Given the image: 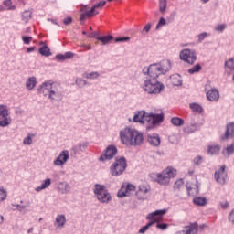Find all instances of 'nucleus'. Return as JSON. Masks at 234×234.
I'll return each instance as SVG.
<instances>
[{
  "instance_id": "obj_52",
  "label": "nucleus",
  "mask_w": 234,
  "mask_h": 234,
  "mask_svg": "<svg viewBox=\"0 0 234 234\" xmlns=\"http://www.w3.org/2000/svg\"><path fill=\"white\" fill-rule=\"evenodd\" d=\"M206 37H207V32H203V33L199 34L198 35V43H202L204 41V39H206Z\"/></svg>"
},
{
  "instance_id": "obj_43",
  "label": "nucleus",
  "mask_w": 234,
  "mask_h": 234,
  "mask_svg": "<svg viewBox=\"0 0 234 234\" xmlns=\"http://www.w3.org/2000/svg\"><path fill=\"white\" fill-rule=\"evenodd\" d=\"M75 84L80 87V89H83L85 85L88 84L87 80H83L82 78H76Z\"/></svg>"
},
{
  "instance_id": "obj_51",
  "label": "nucleus",
  "mask_w": 234,
  "mask_h": 234,
  "mask_svg": "<svg viewBox=\"0 0 234 234\" xmlns=\"http://www.w3.org/2000/svg\"><path fill=\"white\" fill-rule=\"evenodd\" d=\"M22 41H23L24 45H30V43L32 42V37L23 36Z\"/></svg>"
},
{
  "instance_id": "obj_62",
  "label": "nucleus",
  "mask_w": 234,
  "mask_h": 234,
  "mask_svg": "<svg viewBox=\"0 0 234 234\" xmlns=\"http://www.w3.org/2000/svg\"><path fill=\"white\" fill-rule=\"evenodd\" d=\"M3 222H5V217L0 215V226L3 224Z\"/></svg>"
},
{
  "instance_id": "obj_60",
  "label": "nucleus",
  "mask_w": 234,
  "mask_h": 234,
  "mask_svg": "<svg viewBox=\"0 0 234 234\" xmlns=\"http://www.w3.org/2000/svg\"><path fill=\"white\" fill-rule=\"evenodd\" d=\"M34 50H36V48H35V47H31V48H27V52L28 54H30V52H34Z\"/></svg>"
},
{
  "instance_id": "obj_47",
  "label": "nucleus",
  "mask_w": 234,
  "mask_h": 234,
  "mask_svg": "<svg viewBox=\"0 0 234 234\" xmlns=\"http://www.w3.org/2000/svg\"><path fill=\"white\" fill-rule=\"evenodd\" d=\"M159 8L160 12H165V8H167V0H160Z\"/></svg>"
},
{
  "instance_id": "obj_25",
  "label": "nucleus",
  "mask_w": 234,
  "mask_h": 234,
  "mask_svg": "<svg viewBox=\"0 0 234 234\" xmlns=\"http://www.w3.org/2000/svg\"><path fill=\"white\" fill-rule=\"evenodd\" d=\"M58 189L59 191V193H61L62 195H67V193H70V185H69V183L67 182H60L58 184Z\"/></svg>"
},
{
  "instance_id": "obj_57",
  "label": "nucleus",
  "mask_w": 234,
  "mask_h": 234,
  "mask_svg": "<svg viewBox=\"0 0 234 234\" xmlns=\"http://www.w3.org/2000/svg\"><path fill=\"white\" fill-rule=\"evenodd\" d=\"M220 207L222 209H228V207H229V203L228 201H223L220 203Z\"/></svg>"
},
{
  "instance_id": "obj_44",
  "label": "nucleus",
  "mask_w": 234,
  "mask_h": 234,
  "mask_svg": "<svg viewBox=\"0 0 234 234\" xmlns=\"http://www.w3.org/2000/svg\"><path fill=\"white\" fill-rule=\"evenodd\" d=\"M6 197H8V192L5 187H0V203L4 202V200H6Z\"/></svg>"
},
{
  "instance_id": "obj_14",
  "label": "nucleus",
  "mask_w": 234,
  "mask_h": 234,
  "mask_svg": "<svg viewBox=\"0 0 234 234\" xmlns=\"http://www.w3.org/2000/svg\"><path fill=\"white\" fill-rule=\"evenodd\" d=\"M146 120H148V122L150 125H160L162 122H164V112L160 113H153L148 112L146 115Z\"/></svg>"
},
{
  "instance_id": "obj_53",
  "label": "nucleus",
  "mask_w": 234,
  "mask_h": 234,
  "mask_svg": "<svg viewBox=\"0 0 234 234\" xmlns=\"http://www.w3.org/2000/svg\"><path fill=\"white\" fill-rule=\"evenodd\" d=\"M129 37H117L115 39V43H123L125 41H129Z\"/></svg>"
},
{
  "instance_id": "obj_58",
  "label": "nucleus",
  "mask_w": 234,
  "mask_h": 234,
  "mask_svg": "<svg viewBox=\"0 0 234 234\" xmlns=\"http://www.w3.org/2000/svg\"><path fill=\"white\" fill-rule=\"evenodd\" d=\"M64 25H70L72 23V17H67L63 21Z\"/></svg>"
},
{
  "instance_id": "obj_7",
  "label": "nucleus",
  "mask_w": 234,
  "mask_h": 234,
  "mask_svg": "<svg viewBox=\"0 0 234 234\" xmlns=\"http://www.w3.org/2000/svg\"><path fill=\"white\" fill-rule=\"evenodd\" d=\"M127 169V160L125 157H120L110 167V173L112 176H120L123 175V171Z\"/></svg>"
},
{
  "instance_id": "obj_21",
  "label": "nucleus",
  "mask_w": 234,
  "mask_h": 234,
  "mask_svg": "<svg viewBox=\"0 0 234 234\" xmlns=\"http://www.w3.org/2000/svg\"><path fill=\"white\" fill-rule=\"evenodd\" d=\"M224 67L226 75L231 76V72H234V58L231 57L225 60Z\"/></svg>"
},
{
  "instance_id": "obj_18",
  "label": "nucleus",
  "mask_w": 234,
  "mask_h": 234,
  "mask_svg": "<svg viewBox=\"0 0 234 234\" xmlns=\"http://www.w3.org/2000/svg\"><path fill=\"white\" fill-rule=\"evenodd\" d=\"M147 114H149V112L144 110L137 111L134 112L133 122H134V123H141L142 125L148 123Z\"/></svg>"
},
{
  "instance_id": "obj_13",
  "label": "nucleus",
  "mask_w": 234,
  "mask_h": 234,
  "mask_svg": "<svg viewBox=\"0 0 234 234\" xmlns=\"http://www.w3.org/2000/svg\"><path fill=\"white\" fill-rule=\"evenodd\" d=\"M214 179L220 186H224L226 184V180H228V172L226 171L225 165H222L219 169L216 170Z\"/></svg>"
},
{
  "instance_id": "obj_5",
  "label": "nucleus",
  "mask_w": 234,
  "mask_h": 234,
  "mask_svg": "<svg viewBox=\"0 0 234 234\" xmlns=\"http://www.w3.org/2000/svg\"><path fill=\"white\" fill-rule=\"evenodd\" d=\"M93 195L101 204H109L112 200V196H111L105 185L95 184L93 186Z\"/></svg>"
},
{
  "instance_id": "obj_55",
  "label": "nucleus",
  "mask_w": 234,
  "mask_h": 234,
  "mask_svg": "<svg viewBox=\"0 0 234 234\" xmlns=\"http://www.w3.org/2000/svg\"><path fill=\"white\" fill-rule=\"evenodd\" d=\"M164 25H165V20L164 17H161L158 24L156 25V28H160L162 27H164Z\"/></svg>"
},
{
  "instance_id": "obj_64",
  "label": "nucleus",
  "mask_w": 234,
  "mask_h": 234,
  "mask_svg": "<svg viewBox=\"0 0 234 234\" xmlns=\"http://www.w3.org/2000/svg\"><path fill=\"white\" fill-rule=\"evenodd\" d=\"M32 231H34V228H30V229L27 230V233H32Z\"/></svg>"
},
{
  "instance_id": "obj_50",
  "label": "nucleus",
  "mask_w": 234,
  "mask_h": 234,
  "mask_svg": "<svg viewBox=\"0 0 234 234\" xmlns=\"http://www.w3.org/2000/svg\"><path fill=\"white\" fill-rule=\"evenodd\" d=\"M14 207H16V209H17V211H19L20 213H24L25 209H27V206L25 205H12Z\"/></svg>"
},
{
  "instance_id": "obj_19",
  "label": "nucleus",
  "mask_w": 234,
  "mask_h": 234,
  "mask_svg": "<svg viewBox=\"0 0 234 234\" xmlns=\"http://www.w3.org/2000/svg\"><path fill=\"white\" fill-rule=\"evenodd\" d=\"M200 129V124L195 121H191L189 124H186L183 128V132L185 134H193V133H197Z\"/></svg>"
},
{
  "instance_id": "obj_32",
  "label": "nucleus",
  "mask_w": 234,
  "mask_h": 234,
  "mask_svg": "<svg viewBox=\"0 0 234 234\" xmlns=\"http://www.w3.org/2000/svg\"><path fill=\"white\" fill-rule=\"evenodd\" d=\"M37 80L36 77H30L26 82V89L32 90L36 87Z\"/></svg>"
},
{
  "instance_id": "obj_3",
  "label": "nucleus",
  "mask_w": 234,
  "mask_h": 234,
  "mask_svg": "<svg viewBox=\"0 0 234 234\" xmlns=\"http://www.w3.org/2000/svg\"><path fill=\"white\" fill-rule=\"evenodd\" d=\"M38 93L44 96H48L51 101H61L63 100V90H61V86L58 83L52 82V80H48L42 83L38 88Z\"/></svg>"
},
{
  "instance_id": "obj_41",
  "label": "nucleus",
  "mask_w": 234,
  "mask_h": 234,
  "mask_svg": "<svg viewBox=\"0 0 234 234\" xmlns=\"http://www.w3.org/2000/svg\"><path fill=\"white\" fill-rule=\"evenodd\" d=\"M200 70H202V66L200 64H196L188 69V74H198Z\"/></svg>"
},
{
  "instance_id": "obj_24",
  "label": "nucleus",
  "mask_w": 234,
  "mask_h": 234,
  "mask_svg": "<svg viewBox=\"0 0 234 234\" xmlns=\"http://www.w3.org/2000/svg\"><path fill=\"white\" fill-rule=\"evenodd\" d=\"M170 80L172 85H174V87H180L182 86L183 80H182V76H180V74H174L170 76Z\"/></svg>"
},
{
  "instance_id": "obj_8",
  "label": "nucleus",
  "mask_w": 234,
  "mask_h": 234,
  "mask_svg": "<svg viewBox=\"0 0 234 234\" xmlns=\"http://www.w3.org/2000/svg\"><path fill=\"white\" fill-rule=\"evenodd\" d=\"M105 1H101L98 4H95L90 10H89V6L84 5L81 7L80 12H82V14H80V21H85V19H87V17H92V16H96L98 14H100V12L96 11V9L98 8H101L102 6H105Z\"/></svg>"
},
{
  "instance_id": "obj_27",
  "label": "nucleus",
  "mask_w": 234,
  "mask_h": 234,
  "mask_svg": "<svg viewBox=\"0 0 234 234\" xmlns=\"http://www.w3.org/2000/svg\"><path fill=\"white\" fill-rule=\"evenodd\" d=\"M220 153V145L218 144H211L207 147V154L210 156H216Z\"/></svg>"
},
{
  "instance_id": "obj_9",
  "label": "nucleus",
  "mask_w": 234,
  "mask_h": 234,
  "mask_svg": "<svg viewBox=\"0 0 234 234\" xmlns=\"http://www.w3.org/2000/svg\"><path fill=\"white\" fill-rule=\"evenodd\" d=\"M12 124L10 109L5 104H0V127H8Z\"/></svg>"
},
{
  "instance_id": "obj_17",
  "label": "nucleus",
  "mask_w": 234,
  "mask_h": 234,
  "mask_svg": "<svg viewBox=\"0 0 234 234\" xmlns=\"http://www.w3.org/2000/svg\"><path fill=\"white\" fill-rule=\"evenodd\" d=\"M69 152L68 150H63L59 153L58 157L53 161V165H57L58 167H63L67 162H69Z\"/></svg>"
},
{
  "instance_id": "obj_36",
  "label": "nucleus",
  "mask_w": 234,
  "mask_h": 234,
  "mask_svg": "<svg viewBox=\"0 0 234 234\" xmlns=\"http://www.w3.org/2000/svg\"><path fill=\"white\" fill-rule=\"evenodd\" d=\"M66 222H67V218H65V215L57 216L56 224L58 225V228H63Z\"/></svg>"
},
{
  "instance_id": "obj_11",
  "label": "nucleus",
  "mask_w": 234,
  "mask_h": 234,
  "mask_svg": "<svg viewBox=\"0 0 234 234\" xmlns=\"http://www.w3.org/2000/svg\"><path fill=\"white\" fill-rule=\"evenodd\" d=\"M151 195V186L147 183H143L138 186L135 192L137 200H147Z\"/></svg>"
},
{
  "instance_id": "obj_16",
  "label": "nucleus",
  "mask_w": 234,
  "mask_h": 234,
  "mask_svg": "<svg viewBox=\"0 0 234 234\" xmlns=\"http://www.w3.org/2000/svg\"><path fill=\"white\" fill-rule=\"evenodd\" d=\"M205 92L208 101H217L218 100H220V92L216 88L209 89V85H206Z\"/></svg>"
},
{
  "instance_id": "obj_49",
  "label": "nucleus",
  "mask_w": 234,
  "mask_h": 234,
  "mask_svg": "<svg viewBox=\"0 0 234 234\" xmlns=\"http://www.w3.org/2000/svg\"><path fill=\"white\" fill-rule=\"evenodd\" d=\"M24 145H32V135L28 134L26 138L23 140Z\"/></svg>"
},
{
  "instance_id": "obj_48",
  "label": "nucleus",
  "mask_w": 234,
  "mask_h": 234,
  "mask_svg": "<svg viewBox=\"0 0 234 234\" xmlns=\"http://www.w3.org/2000/svg\"><path fill=\"white\" fill-rule=\"evenodd\" d=\"M203 162H204V158L200 155H197L193 160L194 165H200Z\"/></svg>"
},
{
  "instance_id": "obj_63",
  "label": "nucleus",
  "mask_w": 234,
  "mask_h": 234,
  "mask_svg": "<svg viewBox=\"0 0 234 234\" xmlns=\"http://www.w3.org/2000/svg\"><path fill=\"white\" fill-rule=\"evenodd\" d=\"M83 47L85 48H87L88 50H90L92 48V47H90V45H83Z\"/></svg>"
},
{
  "instance_id": "obj_61",
  "label": "nucleus",
  "mask_w": 234,
  "mask_h": 234,
  "mask_svg": "<svg viewBox=\"0 0 234 234\" xmlns=\"http://www.w3.org/2000/svg\"><path fill=\"white\" fill-rule=\"evenodd\" d=\"M48 21H51V23H52L53 25H57V27H59V24H58L56 20H54V19L48 18Z\"/></svg>"
},
{
  "instance_id": "obj_28",
  "label": "nucleus",
  "mask_w": 234,
  "mask_h": 234,
  "mask_svg": "<svg viewBox=\"0 0 234 234\" xmlns=\"http://www.w3.org/2000/svg\"><path fill=\"white\" fill-rule=\"evenodd\" d=\"M234 154V142L222 150L224 158H229Z\"/></svg>"
},
{
  "instance_id": "obj_2",
  "label": "nucleus",
  "mask_w": 234,
  "mask_h": 234,
  "mask_svg": "<svg viewBox=\"0 0 234 234\" xmlns=\"http://www.w3.org/2000/svg\"><path fill=\"white\" fill-rule=\"evenodd\" d=\"M120 140L123 145L136 147L144 144V133L136 129L125 127L120 131Z\"/></svg>"
},
{
  "instance_id": "obj_1",
  "label": "nucleus",
  "mask_w": 234,
  "mask_h": 234,
  "mask_svg": "<svg viewBox=\"0 0 234 234\" xmlns=\"http://www.w3.org/2000/svg\"><path fill=\"white\" fill-rule=\"evenodd\" d=\"M173 69V62L170 59H164L158 63L151 64L149 67H144L142 72L147 76L143 80L141 89L150 96H156L160 94L165 86L162 82L158 81V76L167 74Z\"/></svg>"
},
{
  "instance_id": "obj_38",
  "label": "nucleus",
  "mask_w": 234,
  "mask_h": 234,
  "mask_svg": "<svg viewBox=\"0 0 234 234\" xmlns=\"http://www.w3.org/2000/svg\"><path fill=\"white\" fill-rule=\"evenodd\" d=\"M172 125H175V127H182L184 125V119L179 117H174L171 119Z\"/></svg>"
},
{
  "instance_id": "obj_34",
  "label": "nucleus",
  "mask_w": 234,
  "mask_h": 234,
  "mask_svg": "<svg viewBox=\"0 0 234 234\" xmlns=\"http://www.w3.org/2000/svg\"><path fill=\"white\" fill-rule=\"evenodd\" d=\"M100 76V73L97 71H92L90 73L84 72L82 73V78H85V80H98Z\"/></svg>"
},
{
  "instance_id": "obj_4",
  "label": "nucleus",
  "mask_w": 234,
  "mask_h": 234,
  "mask_svg": "<svg viewBox=\"0 0 234 234\" xmlns=\"http://www.w3.org/2000/svg\"><path fill=\"white\" fill-rule=\"evenodd\" d=\"M151 176H154L155 182L160 186H167L171 182V178L176 176V169L173 168V166H168L162 173L151 174Z\"/></svg>"
},
{
  "instance_id": "obj_26",
  "label": "nucleus",
  "mask_w": 234,
  "mask_h": 234,
  "mask_svg": "<svg viewBox=\"0 0 234 234\" xmlns=\"http://www.w3.org/2000/svg\"><path fill=\"white\" fill-rule=\"evenodd\" d=\"M189 109L194 112L195 114H202L204 112V108L202 105L197 103V102H192L189 104Z\"/></svg>"
},
{
  "instance_id": "obj_23",
  "label": "nucleus",
  "mask_w": 234,
  "mask_h": 234,
  "mask_svg": "<svg viewBox=\"0 0 234 234\" xmlns=\"http://www.w3.org/2000/svg\"><path fill=\"white\" fill-rule=\"evenodd\" d=\"M233 136H234V122H229L227 124L225 134L221 138L223 140H228V138H233Z\"/></svg>"
},
{
  "instance_id": "obj_31",
  "label": "nucleus",
  "mask_w": 234,
  "mask_h": 234,
  "mask_svg": "<svg viewBox=\"0 0 234 234\" xmlns=\"http://www.w3.org/2000/svg\"><path fill=\"white\" fill-rule=\"evenodd\" d=\"M50 184H52V180L50 178H47L46 180H44L42 182V184L37 186L35 191H37V193H39L41 191H43V189H47L48 188V186H50Z\"/></svg>"
},
{
  "instance_id": "obj_37",
  "label": "nucleus",
  "mask_w": 234,
  "mask_h": 234,
  "mask_svg": "<svg viewBox=\"0 0 234 234\" xmlns=\"http://www.w3.org/2000/svg\"><path fill=\"white\" fill-rule=\"evenodd\" d=\"M2 5L5 6V10H16L17 6L12 3V0H4Z\"/></svg>"
},
{
  "instance_id": "obj_10",
  "label": "nucleus",
  "mask_w": 234,
  "mask_h": 234,
  "mask_svg": "<svg viewBox=\"0 0 234 234\" xmlns=\"http://www.w3.org/2000/svg\"><path fill=\"white\" fill-rule=\"evenodd\" d=\"M179 58L188 65H194L197 61V51L195 49L185 48L180 51Z\"/></svg>"
},
{
  "instance_id": "obj_42",
  "label": "nucleus",
  "mask_w": 234,
  "mask_h": 234,
  "mask_svg": "<svg viewBox=\"0 0 234 234\" xmlns=\"http://www.w3.org/2000/svg\"><path fill=\"white\" fill-rule=\"evenodd\" d=\"M160 220H162V218H159V220L155 222L156 228H157V229H161V231H165V229H167V228H169V224L160 223Z\"/></svg>"
},
{
  "instance_id": "obj_29",
  "label": "nucleus",
  "mask_w": 234,
  "mask_h": 234,
  "mask_svg": "<svg viewBox=\"0 0 234 234\" xmlns=\"http://www.w3.org/2000/svg\"><path fill=\"white\" fill-rule=\"evenodd\" d=\"M87 143H79L72 147V151L75 153V154H80V153H83L85 149H87Z\"/></svg>"
},
{
  "instance_id": "obj_12",
  "label": "nucleus",
  "mask_w": 234,
  "mask_h": 234,
  "mask_svg": "<svg viewBox=\"0 0 234 234\" xmlns=\"http://www.w3.org/2000/svg\"><path fill=\"white\" fill-rule=\"evenodd\" d=\"M118 154V148L114 144L108 145L99 157V162H107L112 160Z\"/></svg>"
},
{
  "instance_id": "obj_15",
  "label": "nucleus",
  "mask_w": 234,
  "mask_h": 234,
  "mask_svg": "<svg viewBox=\"0 0 234 234\" xmlns=\"http://www.w3.org/2000/svg\"><path fill=\"white\" fill-rule=\"evenodd\" d=\"M133 191H136V186L133 184L122 185L121 189L117 193L118 198H125L129 197Z\"/></svg>"
},
{
  "instance_id": "obj_6",
  "label": "nucleus",
  "mask_w": 234,
  "mask_h": 234,
  "mask_svg": "<svg viewBox=\"0 0 234 234\" xmlns=\"http://www.w3.org/2000/svg\"><path fill=\"white\" fill-rule=\"evenodd\" d=\"M165 213H167V208L159 209L152 213H149L146 216V220H149V222L139 229V233L144 234L145 231H147V229H149L151 226H153L154 224H156V222H158L160 218H162L164 215H165Z\"/></svg>"
},
{
  "instance_id": "obj_45",
  "label": "nucleus",
  "mask_w": 234,
  "mask_h": 234,
  "mask_svg": "<svg viewBox=\"0 0 234 234\" xmlns=\"http://www.w3.org/2000/svg\"><path fill=\"white\" fill-rule=\"evenodd\" d=\"M226 28H228V25L218 24L215 27L214 30H216V32H223L226 30Z\"/></svg>"
},
{
  "instance_id": "obj_33",
  "label": "nucleus",
  "mask_w": 234,
  "mask_h": 234,
  "mask_svg": "<svg viewBox=\"0 0 234 234\" xmlns=\"http://www.w3.org/2000/svg\"><path fill=\"white\" fill-rule=\"evenodd\" d=\"M98 41H101L102 45H109L112 39H114V37L112 35L102 36V37H97Z\"/></svg>"
},
{
  "instance_id": "obj_54",
  "label": "nucleus",
  "mask_w": 234,
  "mask_h": 234,
  "mask_svg": "<svg viewBox=\"0 0 234 234\" xmlns=\"http://www.w3.org/2000/svg\"><path fill=\"white\" fill-rule=\"evenodd\" d=\"M229 221L230 224H234V208L229 214Z\"/></svg>"
},
{
  "instance_id": "obj_20",
  "label": "nucleus",
  "mask_w": 234,
  "mask_h": 234,
  "mask_svg": "<svg viewBox=\"0 0 234 234\" xmlns=\"http://www.w3.org/2000/svg\"><path fill=\"white\" fill-rule=\"evenodd\" d=\"M186 186L188 193V197H197V195L200 193V185H198V181H196L195 185H190L189 183H187Z\"/></svg>"
},
{
  "instance_id": "obj_30",
  "label": "nucleus",
  "mask_w": 234,
  "mask_h": 234,
  "mask_svg": "<svg viewBox=\"0 0 234 234\" xmlns=\"http://www.w3.org/2000/svg\"><path fill=\"white\" fill-rule=\"evenodd\" d=\"M71 58H74V53L70 51H68L65 54L56 55V59H58V61H65V59H70Z\"/></svg>"
},
{
  "instance_id": "obj_46",
  "label": "nucleus",
  "mask_w": 234,
  "mask_h": 234,
  "mask_svg": "<svg viewBox=\"0 0 234 234\" xmlns=\"http://www.w3.org/2000/svg\"><path fill=\"white\" fill-rule=\"evenodd\" d=\"M184 187V179H178L175 182L174 188L175 189H182Z\"/></svg>"
},
{
  "instance_id": "obj_22",
  "label": "nucleus",
  "mask_w": 234,
  "mask_h": 234,
  "mask_svg": "<svg viewBox=\"0 0 234 234\" xmlns=\"http://www.w3.org/2000/svg\"><path fill=\"white\" fill-rule=\"evenodd\" d=\"M147 141L150 144V145H153V147H158L161 142L160 135H158V133H152L148 135Z\"/></svg>"
},
{
  "instance_id": "obj_40",
  "label": "nucleus",
  "mask_w": 234,
  "mask_h": 234,
  "mask_svg": "<svg viewBox=\"0 0 234 234\" xmlns=\"http://www.w3.org/2000/svg\"><path fill=\"white\" fill-rule=\"evenodd\" d=\"M39 54H41V56H51L52 53L50 52V48L48 46H43L39 48L38 50Z\"/></svg>"
},
{
  "instance_id": "obj_59",
  "label": "nucleus",
  "mask_w": 234,
  "mask_h": 234,
  "mask_svg": "<svg viewBox=\"0 0 234 234\" xmlns=\"http://www.w3.org/2000/svg\"><path fill=\"white\" fill-rule=\"evenodd\" d=\"M98 33L97 32H92V33H90L88 35L89 37H97L98 38Z\"/></svg>"
},
{
  "instance_id": "obj_35",
  "label": "nucleus",
  "mask_w": 234,
  "mask_h": 234,
  "mask_svg": "<svg viewBox=\"0 0 234 234\" xmlns=\"http://www.w3.org/2000/svg\"><path fill=\"white\" fill-rule=\"evenodd\" d=\"M32 19V11L26 10L21 15V20L24 23H28Z\"/></svg>"
},
{
  "instance_id": "obj_39",
  "label": "nucleus",
  "mask_w": 234,
  "mask_h": 234,
  "mask_svg": "<svg viewBox=\"0 0 234 234\" xmlns=\"http://www.w3.org/2000/svg\"><path fill=\"white\" fill-rule=\"evenodd\" d=\"M207 202V200L206 199V197H195L193 199V203L196 205V206H206V203Z\"/></svg>"
},
{
  "instance_id": "obj_56",
  "label": "nucleus",
  "mask_w": 234,
  "mask_h": 234,
  "mask_svg": "<svg viewBox=\"0 0 234 234\" xmlns=\"http://www.w3.org/2000/svg\"><path fill=\"white\" fill-rule=\"evenodd\" d=\"M150 30H151V24H147V25L144 27V29H143V31H142V34H147Z\"/></svg>"
}]
</instances>
